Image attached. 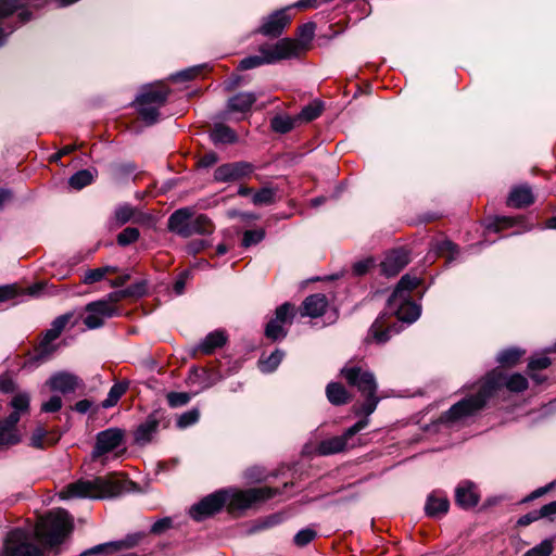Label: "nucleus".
I'll return each instance as SVG.
<instances>
[{"label":"nucleus","instance_id":"5701e85b","mask_svg":"<svg viewBox=\"0 0 556 556\" xmlns=\"http://www.w3.org/2000/svg\"><path fill=\"white\" fill-rule=\"evenodd\" d=\"M60 334L61 333L52 328L45 332L38 348L36 349L35 359L37 362L46 361L56 350V345L53 344V341L58 339Z\"/></svg>","mask_w":556,"mask_h":556},{"label":"nucleus","instance_id":"f257e3e1","mask_svg":"<svg viewBox=\"0 0 556 556\" xmlns=\"http://www.w3.org/2000/svg\"><path fill=\"white\" fill-rule=\"evenodd\" d=\"M502 386H506L511 392H522L528 388V380L521 374H514L506 378L501 371L493 370L485 377L476 394L454 404L442 415L441 420L446 424L464 421L480 410L486 400Z\"/></svg>","mask_w":556,"mask_h":556},{"label":"nucleus","instance_id":"9b49d317","mask_svg":"<svg viewBox=\"0 0 556 556\" xmlns=\"http://www.w3.org/2000/svg\"><path fill=\"white\" fill-rule=\"evenodd\" d=\"M369 425V418H363L354 424L352 427L346 429V431L339 437H332L321 441L316 451L318 455L327 456L337 454L345 451L349 447V441L356 433L365 429Z\"/></svg>","mask_w":556,"mask_h":556},{"label":"nucleus","instance_id":"72a5a7b5","mask_svg":"<svg viewBox=\"0 0 556 556\" xmlns=\"http://www.w3.org/2000/svg\"><path fill=\"white\" fill-rule=\"evenodd\" d=\"M555 538L543 540L540 544L527 551L523 556H551L554 552Z\"/></svg>","mask_w":556,"mask_h":556},{"label":"nucleus","instance_id":"052dcab7","mask_svg":"<svg viewBox=\"0 0 556 556\" xmlns=\"http://www.w3.org/2000/svg\"><path fill=\"white\" fill-rule=\"evenodd\" d=\"M371 266H372V261L371 260L359 261V262L354 264L353 273L356 276H363V275H365L369 270V268Z\"/></svg>","mask_w":556,"mask_h":556},{"label":"nucleus","instance_id":"7ed1b4c3","mask_svg":"<svg viewBox=\"0 0 556 556\" xmlns=\"http://www.w3.org/2000/svg\"><path fill=\"white\" fill-rule=\"evenodd\" d=\"M341 374L350 386L356 387L361 394L365 396V402L361 406L354 407L355 415H364V418H368L376 410L380 401L376 395L377 382L375 375L352 363L346 364L341 369Z\"/></svg>","mask_w":556,"mask_h":556},{"label":"nucleus","instance_id":"37998d69","mask_svg":"<svg viewBox=\"0 0 556 556\" xmlns=\"http://www.w3.org/2000/svg\"><path fill=\"white\" fill-rule=\"evenodd\" d=\"M140 233L139 230L135 227H127L117 236V243L122 247H126L130 243H134L138 240Z\"/></svg>","mask_w":556,"mask_h":556},{"label":"nucleus","instance_id":"0e129e2a","mask_svg":"<svg viewBox=\"0 0 556 556\" xmlns=\"http://www.w3.org/2000/svg\"><path fill=\"white\" fill-rule=\"evenodd\" d=\"M540 518L551 517L556 514V501L542 506L539 510Z\"/></svg>","mask_w":556,"mask_h":556},{"label":"nucleus","instance_id":"a18cd8bd","mask_svg":"<svg viewBox=\"0 0 556 556\" xmlns=\"http://www.w3.org/2000/svg\"><path fill=\"white\" fill-rule=\"evenodd\" d=\"M22 293L23 290L16 283L0 286V302L14 299Z\"/></svg>","mask_w":556,"mask_h":556},{"label":"nucleus","instance_id":"a878e982","mask_svg":"<svg viewBox=\"0 0 556 556\" xmlns=\"http://www.w3.org/2000/svg\"><path fill=\"white\" fill-rule=\"evenodd\" d=\"M226 341V332L223 330H215L210 332L197 349L203 354H212L216 349L222 348Z\"/></svg>","mask_w":556,"mask_h":556},{"label":"nucleus","instance_id":"ea45409f","mask_svg":"<svg viewBox=\"0 0 556 556\" xmlns=\"http://www.w3.org/2000/svg\"><path fill=\"white\" fill-rule=\"evenodd\" d=\"M525 354V351L516 348H511L505 351H502L498 356L497 361L504 366H514L518 363L520 357Z\"/></svg>","mask_w":556,"mask_h":556},{"label":"nucleus","instance_id":"c756f323","mask_svg":"<svg viewBox=\"0 0 556 556\" xmlns=\"http://www.w3.org/2000/svg\"><path fill=\"white\" fill-rule=\"evenodd\" d=\"M300 125L296 115H277L271 119V128L279 134H286Z\"/></svg>","mask_w":556,"mask_h":556},{"label":"nucleus","instance_id":"1a4fd4ad","mask_svg":"<svg viewBox=\"0 0 556 556\" xmlns=\"http://www.w3.org/2000/svg\"><path fill=\"white\" fill-rule=\"evenodd\" d=\"M30 397L27 393L15 394L10 406L11 414L4 420L0 421V446H10L20 442L21 437L16 429V424L20 421L22 415L29 412Z\"/></svg>","mask_w":556,"mask_h":556},{"label":"nucleus","instance_id":"c03bdc74","mask_svg":"<svg viewBox=\"0 0 556 556\" xmlns=\"http://www.w3.org/2000/svg\"><path fill=\"white\" fill-rule=\"evenodd\" d=\"M264 237L265 231L263 229L247 230L243 233L242 245L244 248L255 245L260 243L264 239Z\"/></svg>","mask_w":556,"mask_h":556},{"label":"nucleus","instance_id":"4be33fe9","mask_svg":"<svg viewBox=\"0 0 556 556\" xmlns=\"http://www.w3.org/2000/svg\"><path fill=\"white\" fill-rule=\"evenodd\" d=\"M448 507L450 502L447 497L438 492H433L428 496L425 509L428 516L438 518L445 515Z\"/></svg>","mask_w":556,"mask_h":556},{"label":"nucleus","instance_id":"13d9d810","mask_svg":"<svg viewBox=\"0 0 556 556\" xmlns=\"http://www.w3.org/2000/svg\"><path fill=\"white\" fill-rule=\"evenodd\" d=\"M131 294H134V292L130 289L122 290V291H115V292H111L106 296V299H104L103 301H108V303L113 306L114 303H117L123 298L131 295Z\"/></svg>","mask_w":556,"mask_h":556},{"label":"nucleus","instance_id":"9d476101","mask_svg":"<svg viewBox=\"0 0 556 556\" xmlns=\"http://www.w3.org/2000/svg\"><path fill=\"white\" fill-rule=\"evenodd\" d=\"M168 89L163 85L146 88L136 99L138 111L143 121L149 124L156 122L159 109L165 103Z\"/></svg>","mask_w":556,"mask_h":556},{"label":"nucleus","instance_id":"20e7f679","mask_svg":"<svg viewBox=\"0 0 556 556\" xmlns=\"http://www.w3.org/2000/svg\"><path fill=\"white\" fill-rule=\"evenodd\" d=\"M421 280L412 274L404 275L388 300V309L399 320L412 324L420 316V307L412 301L410 292L420 285Z\"/></svg>","mask_w":556,"mask_h":556},{"label":"nucleus","instance_id":"09e8293b","mask_svg":"<svg viewBox=\"0 0 556 556\" xmlns=\"http://www.w3.org/2000/svg\"><path fill=\"white\" fill-rule=\"evenodd\" d=\"M199 416H200V414H199L198 409H192V410L186 412V413L181 414L180 417L178 418L177 426L179 428L189 427L198 421Z\"/></svg>","mask_w":556,"mask_h":556},{"label":"nucleus","instance_id":"a19ab883","mask_svg":"<svg viewBox=\"0 0 556 556\" xmlns=\"http://www.w3.org/2000/svg\"><path fill=\"white\" fill-rule=\"evenodd\" d=\"M276 191L273 188H262L260 191L252 195V203L254 205H269L275 202Z\"/></svg>","mask_w":556,"mask_h":556},{"label":"nucleus","instance_id":"2eb2a0df","mask_svg":"<svg viewBox=\"0 0 556 556\" xmlns=\"http://www.w3.org/2000/svg\"><path fill=\"white\" fill-rule=\"evenodd\" d=\"M86 313L84 324L89 329H97L103 326L106 318L113 317L117 309L110 305L108 301H96L86 306Z\"/></svg>","mask_w":556,"mask_h":556},{"label":"nucleus","instance_id":"423d86ee","mask_svg":"<svg viewBox=\"0 0 556 556\" xmlns=\"http://www.w3.org/2000/svg\"><path fill=\"white\" fill-rule=\"evenodd\" d=\"M302 47L296 40L282 38L275 45H263L260 47V55H250L242 59L239 70L247 71L264 64H274L282 60L295 58L300 54Z\"/></svg>","mask_w":556,"mask_h":556},{"label":"nucleus","instance_id":"8fccbe9b","mask_svg":"<svg viewBox=\"0 0 556 556\" xmlns=\"http://www.w3.org/2000/svg\"><path fill=\"white\" fill-rule=\"evenodd\" d=\"M134 216V208L129 205H122L115 210V219L118 225H124Z\"/></svg>","mask_w":556,"mask_h":556},{"label":"nucleus","instance_id":"dca6fc26","mask_svg":"<svg viewBox=\"0 0 556 556\" xmlns=\"http://www.w3.org/2000/svg\"><path fill=\"white\" fill-rule=\"evenodd\" d=\"M47 384L52 391H58L65 394L74 392L83 383L77 376L66 371H60L51 376L47 381Z\"/></svg>","mask_w":556,"mask_h":556},{"label":"nucleus","instance_id":"393cba45","mask_svg":"<svg viewBox=\"0 0 556 556\" xmlns=\"http://www.w3.org/2000/svg\"><path fill=\"white\" fill-rule=\"evenodd\" d=\"M534 201L531 189L528 186H520L514 188L507 199V205L511 207H525L532 204Z\"/></svg>","mask_w":556,"mask_h":556},{"label":"nucleus","instance_id":"4468645a","mask_svg":"<svg viewBox=\"0 0 556 556\" xmlns=\"http://www.w3.org/2000/svg\"><path fill=\"white\" fill-rule=\"evenodd\" d=\"M254 172L253 164L244 161L227 163L218 166L214 172V179L219 182L238 181L249 177Z\"/></svg>","mask_w":556,"mask_h":556},{"label":"nucleus","instance_id":"69168bd1","mask_svg":"<svg viewBox=\"0 0 556 556\" xmlns=\"http://www.w3.org/2000/svg\"><path fill=\"white\" fill-rule=\"evenodd\" d=\"M282 520V517L280 515H271L265 518L260 526H257L258 529H267L270 527H274L278 525Z\"/></svg>","mask_w":556,"mask_h":556},{"label":"nucleus","instance_id":"7c9ffc66","mask_svg":"<svg viewBox=\"0 0 556 556\" xmlns=\"http://www.w3.org/2000/svg\"><path fill=\"white\" fill-rule=\"evenodd\" d=\"M324 106L320 101H313L308 105L304 106L301 112L296 115L300 124L309 123L316 119L323 112Z\"/></svg>","mask_w":556,"mask_h":556},{"label":"nucleus","instance_id":"49530a36","mask_svg":"<svg viewBox=\"0 0 556 556\" xmlns=\"http://www.w3.org/2000/svg\"><path fill=\"white\" fill-rule=\"evenodd\" d=\"M315 538H316V532L313 529L306 528V529L299 531L294 535L293 541L296 546L303 547V546L307 545L308 543H311Z\"/></svg>","mask_w":556,"mask_h":556},{"label":"nucleus","instance_id":"338daca9","mask_svg":"<svg viewBox=\"0 0 556 556\" xmlns=\"http://www.w3.org/2000/svg\"><path fill=\"white\" fill-rule=\"evenodd\" d=\"M45 435H46V431L42 428L36 429L30 438L31 445L35 447H43L42 440H43Z\"/></svg>","mask_w":556,"mask_h":556},{"label":"nucleus","instance_id":"bf43d9fd","mask_svg":"<svg viewBox=\"0 0 556 556\" xmlns=\"http://www.w3.org/2000/svg\"><path fill=\"white\" fill-rule=\"evenodd\" d=\"M438 252L440 254L448 253L452 260L454 255L457 253V247L453 242L444 240L438 244Z\"/></svg>","mask_w":556,"mask_h":556},{"label":"nucleus","instance_id":"aec40b11","mask_svg":"<svg viewBox=\"0 0 556 556\" xmlns=\"http://www.w3.org/2000/svg\"><path fill=\"white\" fill-rule=\"evenodd\" d=\"M396 332H399V329L395 325L387 326L384 316H380L371 325L367 340H372L376 343H384L390 339L392 333Z\"/></svg>","mask_w":556,"mask_h":556},{"label":"nucleus","instance_id":"4c0bfd02","mask_svg":"<svg viewBox=\"0 0 556 556\" xmlns=\"http://www.w3.org/2000/svg\"><path fill=\"white\" fill-rule=\"evenodd\" d=\"M128 388L127 383H115L109 391L106 399L102 402V407L109 408L118 402Z\"/></svg>","mask_w":556,"mask_h":556},{"label":"nucleus","instance_id":"0eeeda50","mask_svg":"<svg viewBox=\"0 0 556 556\" xmlns=\"http://www.w3.org/2000/svg\"><path fill=\"white\" fill-rule=\"evenodd\" d=\"M123 485L118 480L96 478L93 480H78L68 484L61 491L63 500L73 497L105 498L121 494Z\"/></svg>","mask_w":556,"mask_h":556},{"label":"nucleus","instance_id":"79ce46f5","mask_svg":"<svg viewBox=\"0 0 556 556\" xmlns=\"http://www.w3.org/2000/svg\"><path fill=\"white\" fill-rule=\"evenodd\" d=\"M24 0H0V21L24 7Z\"/></svg>","mask_w":556,"mask_h":556},{"label":"nucleus","instance_id":"603ef678","mask_svg":"<svg viewBox=\"0 0 556 556\" xmlns=\"http://www.w3.org/2000/svg\"><path fill=\"white\" fill-rule=\"evenodd\" d=\"M515 225V219L511 217H496L491 224H489L488 228L490 230H494L498 232L502 229L513 227Z\"/></svg>","mask_w":556,"mask_h":556},{"label":"nucleus","instance_id":"6e6d98bb","mask_svg":"<svg viewBox=\"0 0 556 556\" xmlns=\"http://www.w3.org/2000/svg\"><path fill=\"white\" fill-rule=\"evenodd\" d=\"M71 318L72 314L61 315L52 321L51 328L58 331L59 333H62Z\"/></svg>","mask_w":556,"mask_h":556},{"label":"nucleus","instance_id":"3c124183","mask_svg":"<svg viewBox=\"0 0 556 556\" xmlns=\"http://www.w3.org/2000/svg\"><path fill=\"white\" fill-rule=\"evenodd\" d=\"M200 66L190 67L187 70H184L181 72L176 73L172 76V80L174 81H187L193 79L200 72Z\"/></svg>","mask_w":556,"mask_h":556},{"label":"nucleus","instance_id":"6e6552de","mask_svg":"<svg viewBox=\"0 0 556 556\" xmlns=\"http://www.w3.org/2000/svg\"><path fill=\"white\" fill-rule=\"evenodd\" d=\"M214 228V224L206 215H194L190 207L175 211L168 219V229L182 238L193 235H210Z\"/></svg>","mask_w":556,"mask_h":556},{"label":"nucleus","instance_id":"de8ad7c7","mask_svg":"<svg viewBox=\"0 0 556 556\" xmlns=\"http://www.w3.org/2000/svg\"><path fill=\"white\" fill-rule=\"evenodd\" d=\"M190 395L186 392H170L167 394V402L170 407H179L189 403Z\"/></svg>","mask_w":556,"mask_h":556},{"label":"nucleus","instance_id":"5fc2aeb1","mask_svg":"<svg viewBox=\"0 0 556 556\" xmlns=\"http://www.w3.org/2000/svg\"><path fill=\"white\" fill-rule=\"evenodd\" d=\"M315 33V24L306 23L300 27V37L304 42H308L313 39Z\"/></svg>","mask_w":556,"mask_h":556},{"label":"nucleus","instance_id":"e2e57ef3","mask_svg":"<svg viewBox=\"0 0 556 556\" xmlns=\"http://www.w3.org/2000/svg\"><path fill=\"white\" fill-rule=\"evenodd\" d=\"M188 276H189V274L185 271V273L180 274L179 277L176 279V281L174 283V291L176 294L180 295L184 293Z\"/></svg>","mask_w":556,"mask_h":556},{"label":"nucleus","instance_id":"4d7b16f0","mask_svg":"<svg viewBox=\"0 0 556 556\" xmlns=\"http://www.w3.org/2000/svg\"><path fill=\"white\" fill-rule=\"evenodd\" d=\"M170 527H172V519L163 518L153 523V526L151 528V532L154 534H161L165 530L169 529Z\"/></svg>","mask_w":556,"mask_h":556},{"label":"nucleus","instance_id":"e433bc0d","mask_svg":"<svg viewBox=\"0 0 556 556\" xmlns=\"http://www.w3.org/2000/svg\"><path fill=\"white\" fill-rule=\"evenodd\" d=\"M552 364L551 359L546 356H541L536 358H532L528 365L530 376L532 380H534L536 383H541L544 381V377H541L540 375L535 374V370L545 369Z\"/></svg>","mask_w":556,"mask_h":556},{"label":"nucleus","instance_id":"a211bd4d","mask_svg":"<svg viewBox=\"0 0 556 556\" xmlns=\"http://www.w3.org/2000/svg\"><path fill=\"white\" fill-rule=\"evenodd\" d=\"M290 18L285 10L277 11L269 15L260 27L258 31L265 36L278 37L285 27L289 24Z\"/></svg>","mask_w":556,"mask_h":556},{"label":"nucleus","instance_id":"58836bf2","mask_svg":"<svg viewBox=\"0 0 556 556\" xmlns=\"http://www.w3.org/2000/svg\"><path fill=\"white\" fill-rule=\"evenodd\" d=\"M283 356H285V352L281 350H276L275 352H273L266 359L260 361L261 371H263V372L274 371L281 363Z\"/></svg>","mask_w":556,"mask_h":556},{"label":"nucleus","instance_id":"6ab92c4d","mask_svg":"<svg viewBox=\"0 0 556 556\" xmlns=\"http://www.w3.org/2000/svg\"><path fill=\"white\" fill-rule=\"evenodd\" d=\"M455 501L460 507L467 509L475 507L479 502L476 485L470 481H463L455 490Z\"/></svg>","mask_w":556,"mask_h":556},{"label":"nucleus","instance_id":"c9c22d12","mask_svg":"<svg viewBox=\"0 0 556 556\" xmlns=\"http://www.w3.org/2000/svg\"><path fill=\"white\" fill-rule=\"evenodd\" d=\"M286 324L277 323V320L270 319L265 327V336L266 338L276 341L286 338L288 330L286 329Z\"/></svg>","mask_w":556,"mask_h":556},{"label":"nucleus","instance_id":"f03ea898","mask_svg":"<svg viewBox=\"0 0 556 556\" xmlns=\"http://www.w3.org/2000/svg\"><path fill=\"white\" fill-rule=\"evenodd\" d=\"M277 493L276 489L268 486L253 488L247 491L236 492L229 497L226 491L210 494L199 503L190 507L189 514L194 520H202L222 509L228 500L233 508L245 509L252 505L271 498Z\"/></svg>","mask_w":556,"mask_h":556},{"label":"nucleus","instance_id":"f3484780","mask_svg":"<svg viewBox=\"0 0 556 556\" xmlns=\"http://www.w3.org/2000/svg\"><path fill=\"white\" fill-rule=\"evenodd\" d=\"M409 262L408 254L404 250H394L386 255L381 262V271L392 277L397 275Z\"/></svg>","mask_w":556,"mask_h":556},{"label":"nucleus","instance_id":"bb28decb","mask_svg":"<svg viewBox=\"0 0 556 556\" xmlns=\"http://www.w3.org/2000/svg\"><path fill=\"white\" fill-rule=\"evenodd\" d=\"M159 419L154 414L150 415L144 422H142L135 432V440L139 444H147L150 442L152 435L157 431Z\"/></svg>","mask_w":556,"mask_h":556},{"label":"nucleus","instance_id":"680f3d73","mask_svg":"<svg viewBox=\"0 0 556 556\" xmlns=\"http://www.w3.org/2000/svg\"><path fill=\"white\" fill-rule=\"evenodd\" d=\"M218 161V156L215 152H207L204 155L201 156L199 164L202 167H210L214 164H216Z\"/></svg>","mask_w":556,"mask_h":556},{"label":"nucleus","instance_id":"cd10ccee","mask_svg":"<svg viewBox=\"0 0 556 556\" xmlns=\"http://www.w3.org/2000/svg\"><path fill=\"white\" fill-rule=\"evenodd\" d=\"M329 402L333 405H342L349 402L350 395L345 388L337 382H331L326 388Z\"/></svg>","mask_w":556,"mask_h":556},{"label":"nucleus","instance_id":"c85d7f7f","mask_svg":"<svg viewBox=\"0 0 556 556\" xmlns=\"http://www.w3.org/2000/svg\"><path fill=\"white\" fill-rule=\"evenodd\" d=\"M210 137L214 143H233L237 140L236 132L223 124L215 125Z\"/></svg>","mask_w":556,"mask_h":556},{"label":"nucleus","instance_id":"2f4dec72","mask_svg":"<svg viewBox=\"0 0 556 556\" xmlns=\"http://www.w3.org/2000/svg\"><path fill=\"white\" fill-rule=\"evenodd\" d=\"M94 178V175L89 169H81L75 173L68 179V185L76 190H80L86 186L90 185Z\"/></svg>","mask_w":556,"mask_h":556},{"label":"nucleus","instance_id":"412c9836","mask_svg":"<svg viewBox=\"0 0 556 556\" xmlns=\"http://www.w3.org/2000/svg\"><path fill=\"white\" fill-rule=\"evenodd\" d=\"M327 307V299L324 294L317 293L307 296L302 305V315L309 317H319L325 313Z\"/></svg>","mask_w":556,"mask_h":556},{"label":"nucleus","instance_id":"f8f14e48","mask_svg":"<svg viewBox=\"0 0 556 556\" xmlns=\"http://www.w3.org/2000/svg\"><path fill=\"white\" fill-rule=\"evenodd\" d=\"M3 556H45L43 552L28 541L21 529L11 531L4 542Z\"/></svg>","mask_w":556,"mask_h":556},{"label":"nucleus","instance_id":"f704fd0d","mask_svg":"<svg viewBox=\"0 0 556 556\" xmlns=\"http://www.w3.org/2000/svg\"><path fill=\"white\" fill-rule=\"evenodd\" d=\"M294 315V305L289 302H286L276 308L275 316L271 319L277 320V323H283L286 325H289L292 323Z\"/></svg>","mask_w":556,"mask_h":556},{"label":"nucleus","instance_id":"473e14b6","mask_svg":"<svg viewBox=\"0 0 556 556\" xmlns=\"http://www.w3.org/2000/svg\"><path fill=\"white\" fill-rule=\"evenodd\" d=\"M116 267L103 266L94 269H89L84 276V283L91 285L102 280L106 275L116 273Z\"/></svg>","mask_w":556,"mask_h":556},{"label":"nucleus","instance_id":"b1692460","mask_svg":"<svg viewBox=\"0 0 556 556\" xmlns=\"http://www.w3.org/2000/svg\"><path fill=\"white\" fill-rule=\"evenodd\" d=\"M256 101L253 92H239L228 100L227 108L229 112L247 113Z\"/></svg>","mask_w":556,"mask_h":556},{"label":"nucleus","instance_id":"ddd939ff","mask_svg":"<svg viewBox=\"0 0 556 556\" xmlns=\"http://www.w3.org/2000/svg\"><path fill=\"white\" fill-rule=\"evenodd\" d=\"M124 432L118 428H110L97 434L96 445L91 453L92 459H98L122 446Z\"/></svg>","mask_w":556,"mask_h":556},{"label":"nucleus","instance_id":"774afa93","mask_svg":"<svg viewBox=\"0 0 556 556\" xmlns=\"http://www.w3.org/2000/svg\"><path fill=\"white\" fill-rule=\"evenodd\" d=\"M539 519H541L539 516V511L534 510V511H531V513L526 514L522 517H520L518 520V525L519 526H529Z\"/></svg>","mask_w":556,"mask_h":556},{"label":"nucleus","instance_id":"864d4df0","mask_svg":"<svg viewBox=\"0 0 556 556\" xmlns=\"http://www.w3.org/2000/svg\"><path fill=\"white\" fill-rule=\"evenodd\" d=\"M62 400L60 396L54 395L48 402L43 403L41 406V410L46 413H54L61 409Z\"/></svg>","mask_w":556,"mask_h":556},{"label":"nucleus","instance_id":"39448f33","mask_svg":"<svg viewBox=\"0 0 556 556\" xmlns=\"http://www.w3.org/2000/svg\"><path fill=\"white\" fill-rule=\"evenodd\" d=\"M73 529V520L62 508L42 516L36 525L35 534L46 546L54 547L63 542Z\"/></svg>","mask_w":556,"mask_h":556}]
</instances>
